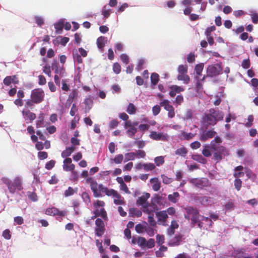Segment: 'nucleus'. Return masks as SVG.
<instances>
[{
  "mask_svg": "<svg viewBox=\"0 0 258 258\" xmlns=\"http://www.w3.org/2000/svg\"><path fill=\"white\" fill-rule=\"evenodd\" d=\"M137 132V128L136 127L133 126L132 127H129L127 129L126 131V134L129 137L132 138L134 137V136H135Z\"/></svg>",
  "mask_w": 258,
  "mask_h": 258,
  "instance_id": "obj_38",
  "label": "nucleus"
},
{
  "mask_svg": "<svg viewBox=\"0 0 258 258\" xmlns=\"http://www.w3.org/2000/svg\"><path fill=\"white\" fill-rule=\"evenodd\" d=\"M101 190L102 193L108 197H112L114 198V204L118 205H123L124 204V198L115 190L113 189H109L107 187H103L100 186Z\"/></svg>",
  "mask_w": 258,
  "mask_h": 258,
  "instance_id": "obj_2",
  "label": "nucleus"
},
{
  "mask_svg": "<svg viewBox=\"0 0 258 258\" xmlns=\"http://www.w3.org/2000/svg\"><path fill=\"white\" fill-rule=\"evenodd\" d=\"M43 72L48 76L51 77L50 67L49 65L46 64L43 67Z\"/></svg>",
  "mask_w": 258,
  "mask_h": 258,
  "instance_id": "obj_59",
  "label": "nucleus"
},
{
  "mask_svg": "<svg viewBox=\"0 0 258 258\" xmlns=\"http://www.w3.org/2000/svg\"><path fill=\"white\" fill-rule=\"evenodd\" d=\"M193 159L203 164H205L206 163V159L200 155H195Z\"/></svg>",
  "mask_w": 258,
  "mask_h": 258,
  "instance_id": "obj_54",
  "label": "nucleus"
},
{
  "mask_svg": "<svg viewBox=\"0 0 258 258\" xmlns=\"http://www.w3.org/2000/svg\"><path fill=\"white\" fill-rule=\"evenodd\" d=\"M73 57L75 61H77L78 63H81L83 62V59L81 58V56L78 53L77 50L75 52L73 51Z\"/></svg>",
  "mask_w": 258,
  "mask_h": 258,
  "instance_id": "obj_43",
  "label": "nucleus"
},
{
  "mask_svg": "<svg viewBox=\"0 0 258 258\" xmlns=\"http://www.w3.org/2000/svg\"><path fill=\"white\" fill-rule=\"evenodd\" d=\"M63 169L66 171H72L75 169V166L72 163V159L66 158L63 161Z\"/></svg>",
  "mask_w": 258,
  "mask_h": 258,
  "instance_id": "obj_11",
  "label": "nucleus"
},
{
  "mask_svg": "<svg viewBox=\"0 0 258 258\" xmlns=\"http://www.w3.org/2000/svg\"><path fill=\"white\" fill-rule=\"evenodd\" d=\"M217 133L213 130H208L203 132L200 138L201 141L205 142L208 139H211L215 137Z\"/></svg>",
  "mask_w": 258,
  "mask_h": 258,
  "instance_id": "obj_12",
  "label": "nucleus"
},
{
  "mask_svg": "<svg viewBox=\"0 0 258 258\" xmlns=\"http://www.w3.org/2000/svg\"><path fill=\"white\" fill-rule=\"evenodd\" d=\"M123 160V156L122 154H118L114 157V159H112L114 163L116 164L121 163Z\"/></svg>",
  "mask_w": 258,
  "mask_h": 258,
  "instance_id": "obj_45",
  "label": "nucleus"
},
{
  "mask_svg": "<svg viewBox=\"0 0 258 258\" xmlns=\"http://www.w3.org/2000/svg\"><path fill=\"white\" fill-rule=\"evenodd\" d=\"M2 180L7 185L9 191L11 194H14L16 190L20 191L23 189L22 180L19 177H16L13 182L6 177H3Z\"/></svg>",
  "mask_w": 258,
  "mask_h": 258,
  "instance_id": "obj_1",
  "label": "nucleus"
},
{
  "mask_svg": "<svg viewBox=\"0 0 258 258\" xmlns=\"http://www.w3.org/2000/svg\"><path fill=\"white\" fill-rule=\"evenodd\" d=\"M142 212L140 210L132 208L129 209V213L128 215L130 217H140L142 216Z\"/></svg>",
  "mask_w": 258,
  "mask_h": 258,
  "instance_id": "obj_23",
  "label": "nucleus"
},
{
  "mask_svg": "<svg viewBox=\"0 0 258 258\" xmlns=\"http://www.w3.org/2000/svg\"><path fill=\"white\" fill-rule=\"evenodd\" d=\"M186 215H185V218L187 220H191V223L195 224L198 222L199 219V212L198 210L192 207H188L186 209Z\"/></svg>",
  "mask_w": 258,
  "mask_h": 258,
  "instance_id": "obj_6",
  "label": "nucleus"
},
{
  "mask_svg": "<svg viewBox=\"0 0 258 258\" xmlns=\"http://www.w3.org/2000/svg\"><path fill=\"white\" fill-rule=\"evenodd\" d=\"M156 216L158 218L157 222L159 225H161L165 226L167 225L166 222L167 219L168 218V216L167 214L166 211L163 210L159 212H157L156 213Z\"/></svg>",
  "mask_w": 258,
  "mask_h": 258,
  "instance_id": "obj_8",
  "label": "nucleus"
},
{
  "mask_svg": "<svg viewBox=\"0 0 258 258\" xmlns=\"http://www.w3.org/2000/svg\"><path fill=\"white\" fill-rule=\"evenodd\" d=\"M87 182L90 183V186L91 190L93 192V196L95 198L102 197V190L100 189V186L103 187H106L102 184H98L96 181L94 180L92 177H89L86 179Z\"/></svg>",
  "mask_w": 258,
  "mask_h": 258,
  "instance_id": "obj_4",
  "label": "nucleus"
},
{
  "mask_svg": "<svg viewBox=\"0 0 258 258\" xmlns=\"http://www.w3.org/2000/svg\"><path fill=\"white\" fill-rule=\"evenodd\" d=\"M204 64L203 63H200L197 64L195 68V71L196 72L197 76L199 78L202 75V73L203 71Z\"/></svg>",
  "mask_w": 258,
  "mask_h": 258,
  "instance_id": "obj_26",
  "label": "nucleus"
},
{
  "mask_svg": "<svg viewBox=\"0 0 258 258\" xmlns=\"http://www.w3.org/2000/svg\"><path fill=\"white\" fill-rule=\"evenodd\" d=\"M126 111L130 114H135L136 112V108L133 103H130L127 106Z\"/></svg>",
  "mask_w": 258,
  "mask_h": 258,
  "instance_id": "obj_40",
  "label": "nucleus"
},
{
  "mask_svg": "<svg viewBox=\"0 0 258 258\" xmlns=\"http://www.w3.org/2000/svg\"><path fill=\"white\" fill-rule=\"evenodd\" d=\"M150 137L156 141L162 140L165 141L166 140V136L163 135L162 133H158L156 132L152 131L151 132Z\"/></svg>",
  "mask_w": 258,
  "mask_h": 258,
  "instance_id": "obj_16",
  "label": "nucleus"
},
{
  "mask_svg": "<svg viewBox=\"0 0 258 258\" xmlns=\"http://www.w3.org/2000/svg\"><path fill=\"white\" fill-rule=\"evenodd\" d=\"M161 178L162 179V181L165 184H169L172 181V179L167 177L165 175H162Z\"/></svg>",
  "mask_w": 258,
  "mask_h": 258,
  "instance_id": "obj_63",
  "label": "nucleus"
},
{
  "mask_svg": "<svg viewBox=\"0 0 258 258\" xmlns=\"http://www.w3.org/2000/svg\"><path fill=\"white\" fill-rule=\"evenodd\" d=\"M105 37L100 36L97 39V45L99 49H102L105 46Z\"/></svg>",
  "mask_w": 258,
  "mask_h": 258,
  "instance_id": "obj_37",
  "label": "nucleus"
},
{
  "mask_svg": "<svg viewBox=\"0 0 258 258\" xmlns=\"http://www.w3.org/2000/svg\"><path fill=\"white\" fill-rule=\"evenodd\" d=\"M203 121L208 125H215L217 121L211 113L205 114L203 117Z\"/></svg>",
  "mask_w": 258,
  "mask_h": 258,
  "instance_id": "obj_13",
  "label": "nucleus"
},
{
  "mask_svg": "<svg viewBox=\"0 0 258 258\" xmlns=\"http://www.w3.org/2000/svg\"><path fill=\"white\" fill-rule=\"evenodd\" d=\"M110 12L111 10L107 9L106 6L103 7L102 11V14L103 15L104 18H108L110 15Z\"/></svg>",
  "mask_w": 258,
  "mask_h": 258,
  "instance_id": "obj_48",
  "label": "nucleus"
},
{
  "mask_svg": "<svg viewBox=\"0 0 258 258\" xmlns=\"http://www.w3.org/2000/svg\"><path fill=\"white\" fill-rule=\"evenodd\" d=\"M137 243L139 245L141 246H145L146 243V239L142 237H139L138 238Z\"/></svg>",
  "mask_w": 258,
  "mask_h": 258,
  "instance_id": "obj_60",
  "label": "nucleus"
},
{
  "mask_svg": "<svg viewBox=\"0 0 258 258\" xmlns=\"http://www.w3.org/2000/svg\"><path fill=\"white\" fill-rule=\"evenodd\" d=\"M213 159L217 162L220 161L222 159V154H221L220 153L216 152L214 153Z\"/></svg>",
  "mask_w": 258,
  "mask_h": 258,
  "instance_id": "obj_62",
  "label": "nucleus"
},
{
  "mask_svg": "<svg viewBox=\"0 0 258 258\" xmlns=\"http://www.w3.org/2000/svg\"><path fill=\"white\" fill-rule=\"evenodd\" d=\"M35 104V101L31 98L30 99L26 100L25 102V109H27V108H33Z\"/></svg>",
  "mask_w": 258,
  "mask_h": 258,
  "instance_id": "obj_39",
  "label": "nucleus"
},
{
  "mask_svg": "<svg viewBox=\"0 0 258 258\" xmlns=\"http://www.w3.org/2000/svg\"><path fill=\"white\" fill-rule=\"evenodd\" d=\"M154 213H150V215H148V222L149 223L150 225L152 226H155L156 225V222L154 220Z\"/></svg>",
  "mask_w": 258,
  "mask_h": 258,
  "instance_id": "obj_47",
  "label": "nucleus"
},
{
  "mask_svg": "<svg viewBox=\"0 0 258 258\" xmlns=\"http://www.w3.org/2000/svg\"><path fill=\"white\" fill-rule=\"evenodd\" d=\"M55 164V161L53 160H51L48 162L46 163L45 167L47 170H50L54 166Z\"/></svg>",
  "mask_w": 258,
  "mask_h": 258,
  "instance_id": "obj_56",
  "label": "nucleus"
},
{
  "mask_svg": "<svg viewBox=\"0 0 258 258\" xmlns=\"http://www.w3.org/2000/svg\"><path fill=\"white\" fill-rule=\"evenodd\" d=\"M170 89L171 90L169 94L172 97H174L176 93H179L184 90V89L183 87L177 85L171 86L170 87Z\"/></svg>",
  "mask_w": 258,
  "mask_h": 258,
  "instance_id": "obj_19",
  "label": "nucleus"
},
{
  "mask_svg": "<svg viewBox=\"0 0 258 258\" xmlns=\"http://www.w3.org/2000/svg\"><path fill=\"white\" fill-rule=\"evenodd\" d=\"M222 70L221 62L209 65L207 68V77H216L222 74Z\"/></svg>",
  "mask_w": 258,
  "mask_h": 258,
  "instance_id": "obj_5",
  "label": "nucleus"
},
{
  "mask_svg": "<svg viewBox=\"0 0 258 258\" xmlns=\"http://www.w3.org/2000/svg\"><path fill=\"white\" fill-rule=\"evenodd\" d=\"M211 146L208 145H206L204 146V149L202 151V154L206 157H209L211 156V153L210 151V148Z\"/></svg>",
  "mask_w": 258,
  "mask_h": 258,
  "instance_id": "obj_35",
  "label": "nucleus"
},
{
  "mask_svg": "<svg viewBox=\"0 0 258 258\" xmlns=\"http://www.w3.org/2000/svg\"><path fill=\"white\" fill-rule=\"evenodd\" d=\"M51 68L52 70H54V73L56 74H59L61 75L63 69L62 68H59L58 63L56 59H53L51 63Z\"/></svg>",
  "mask_w": 258,
  "mask_h": 258,
  "instance_id": "obj_22",
  "label": "nucleus"
},
{
  "mask_svg": "<svg viewBox=\"0 0 258 258\" xmlns=\"http://www.w3.org/2000/svg\"><path fill=\"white\" fill-rule=\"evenodd\" d=\"M150 197V194L145 193V194L139 198L137 201V204L139 206H142L144 208H147L149 204L147 201Z\"/></svg>",
  "mask_w": 258,
  "mask_h": 258,
  "instance_id": "obj_10",
  "label": "nucleus"
},
{
  "mask_svg": "<svg viewBox=\"0 0 258 258\" xmlns=\"http://www.w3.org/2000/svg\"><path fill=\"white\" fill-rule=\"evenodd\" d=\"M177 78L178 80L183 81V83L186 84L189 83L190 80L189 77L186 74H180Z\"/></svg>",
  "mask_w": 258,
  "mask_h": 258,
  "instance_id": "obj_31",
  "label": "nucleus"
},
{
  "mask_svg": "<svg viewBox=\"0 0 258 258\" xmlns=\"http://www.w3.org/2000/svg\"><path fill=\"white\" fill-rule=\"evenodd\" d=\"M81 197L87 205H88L91 203L90 197L88 192L86 191L83 192L82 194Z\"/></svg>",
  "mask_w": 258,
  "mask_h": 258,
  "instance_id": "obj_33",
  "label": "nucleus"
},
{
  "mask_svg": "<svg viewBox=\"0 0 258 258\" xmlns=\"http://www.w3.org/2000/svg\"><path fill=\"white\" fill-rule=\"evenodd\" d=\"M178 224L175 220H173L171 222V225L167 229V235L171 237L175 233V230L178 228Z\"/></svg>",
  "mask_w": 258,
  "mask_h": 258,
  "instance_id": "obj_15",
  "label": "nucleus"
},
{
  "mask_svg": "<svg viewBox=\"0 0 258 258\" xmlns=\"http://www.w3.org/2000/svg\"><path fill=\"white\" fill-rule=\"evenodd\" d=\"M159 80V76L158 74L154 73L151 75V82L152 85L155 86Z\"/></svg>",
  "mask_w": 258,
  "mask_h": 258,
  "instance_id": "obj_32",
  "label": "nucleus"
},
{
  "mask_svg": "<svg viewBox=\"0 0 258 258\" xmlns=\"http://www.w3.org/2000/svg\"><path fill=\"white\" fill-rule=\"evenodd\" d=\"M72 154V152L71 151L70 149L68 147H67L64 150H63L61 154V156L62 158H68Z\"/></svg>",
  "mask_w": 258,
  "mask_h": 258,
  "instance_id": "obj_49",
  "label": "nucleus"
},
{
  "mask_svg": "<svg viewBox=\"0 0 258 258\" xmlns=\"http://www.w3.org/2000/svg\"><path fill=\"white\" fill-rule=\"evenodd\" d=\"M179 194L178 192H174L172 194L168 196V199L169 201L173 203H176L178 201Z\"/></svg>",
  "mask_w": 258,
  "mask_h": 258,
  "instance_id": "obj_27",
  "label": "nucleus"
},
{
  "mask_svg": "<svg viewBox=\"0 0 258 258\" xmlns=\"http://www.w3.org/2000/svg\"><path fill=\"white\" fill-rule=\"evenodd\" d=\"M113 71L116 74L120 73L121 71V67L118 62H115L113 64Z\"/></svg>",
  "mask_w": 258,
  "mask_h": 258,
  "instance_id": "obj_51",
  "label": "nucleus"
},
{
  "mask_svg": "<svg viewBox=\"0 0 258 258\" xmlns=\"http://www.w3.org/2000/svg\"><path fill=\"white\" fill-rule=\"evenodd\" d=\"M169 103V100H164L160 103V105L164 107V109L168 112V117L172 118L175 116L174 109L172 105H170Z\"/></svg>",
  "mask_w": 258,
  "mask_h": 258,
  "instance_id": "obj_9",
  "label": "nucleus"
},
{
  "mask_svg": "<svg viewBox=\"0 0 258 258\" xmlns=\"http://www.w3.org/2000/svg\"><path fill=\"white\" fill-rule=\"evenodd\" d=\"M212 150H214L215 151L217 152L220 153L221 154H228V151L226 150V149L223 146H215L211 148Z\"/></svg>",
  "mask_w": 258,
  "mask_h": 258,
  "instance_id": "obj_28",
  "label": "nucleus"
},
{
  "mask_svg": "<svg viewBox=\"0 0 258 258\" xmlns=\"http://www.w3.org/2000/svg\"><path fill=\"white\" fill-rule=\"evenodd\" d=\"M209 112L211 113L214 118L216 119V121L221 120L223 119V114L221 111L219 110H216L214 108H211L209 110Z\"/></svg>",
  "mask_w": 258,
  "mask_h": 258,
  "instance_id": "obj_20",
  "label": "nucleus"
},
{
  "mask_svg": "<svg viewBox=\"0 0 258 258\" xmlns=\"http://www.w3.org/2000/svg\"><path fill=\"white\" fill-rule=\"evenodd\" d=\"M178 72L179 74H186L187 72V66L186 65H179L178 67Z\"/></svg>",
  "mask_w": 258,
  "mask_h": 258,
  "instance_id": "obj_50",
  "label": "nucleus"
},
{
  "mask_svg": "<svg viewBox=\"0 0 258 258\" xmlns=\"http://www.w3.org/2000/svg\"><path fill=\"white\" fill-rule=\"evenodd\" d=\"M84 104L85 105V112H88L93 106V100L92 98L91 97L86 98L84 100Z\"/></svg>",
  "mask_w": 258,
  "mask_h": 258,
  "instance_id": "obj_21",
  "label": "nucleus"
},
{
  "mask_svg": "<svg viewBox=\"0 0 258 258\" xmlns=\"http://www.w3.org/2000/svg\"><path fill=\"white\" fill-rule=\"evenodd\" d=\"M56 32L57 33H60L63 28V23L62 22H58L54 25Z\"/></svg>",
  "mask_w": 258,
  "mask_h": 258,
  "instance_id": "obj_46",
  "label": "nucleus"
},
{
  "mask_svg": "<svg viewBox=\"0 0 258 258\" xmlns=\"http://www.w3.org/2000/svg\"><path fill=\"white\" fill-rule=\"evenodd\" d=\"M56 211H57V209L55 207L47 208L46 210L45 214L50 216H55L56 215Z\"/></svg>",
  "mask_w": 258,
  "mask_h": 258,
  "instance_id": "obj_44",
  "label": "nucleus"
},
{
  "mask_svg": "<svg viewBox=\"0 0 258 258\" xmlns=\"http://www.w3.org/2000/svg\"><path fill=\"white\" fill-rule=\"evenodd\" d=\"M156 168V165L152 163H145L144 170L146 171H152Z\"/></svg>",
  "mask_w": 258,
  "mask_h": 258,
  "instance_id": "obj_42",
  "label": "nucleus"
},
{
  "mask_svg": "<svg viewBox=\"0 0 258 258\" xmlns=\"http://www.w3.org/2000/svg\"><path fill=\"white\" fill-rule=\"evenodd\" d=\"M156 242L159 245H161L164 242V236L162 235L157 234L156 236Z\"/></svg>",
  "mask_w": 258,
  "mask_h": 258,
  "instance_id": "obj_64",
  "label": "nucleus"
},
{
  "mask_svg": "<svg viewBox=\"0 0 258 258\" xmlns=\"http://www.w3.org/2000/svg\"><path fill=\"white\" fill-rule=\"evenodd\" d=\"M221 142H222V140H221V138L217 136L215 138V139L213 140H212L211 141V144H210L211 148L216 146L215 145V143H221Z\"/></svg>",
  "mask_w": 258,
  "mask_h": 258,
  "instance_id": "obj_58",
  "label": "nucleus"
},
{
  "mask_svg": "<svg viewBox=\"0 0 258 258\" xmlns=\"http://www.w3.org/2000/svg\"><path fill=\"white\" fill-rule=\"evenodd\" d=\"M154 162L156 164V165L157 166H160L162 165L164 163V158L163 156H160L156 157L154 158Z\"/></svg>",
  "mask_w": 258,
  "mask_h": 258,
  "instance_id": "obj_41",
  "label": "nucleus"
},
{
  "mask_svg": "<svg viewBox=\"0 0 258 258\" xmlns=\"http://www.w3.org/2000/svg\"><path fill=\"white\" fill-rule=\"evenodd\" d=\"M120 58L122 62L127 64L129 62L128 56L126 54H121Z\"/></svg>",
  "mask_w": 258,
  "mask_h": 258,
  "instance_id": "obj_61",
  "label": "nucleus"
},
{
  "mask_svg": "<svg viewBox=\"0 0 258 258\" xmlns=\"http://www.w3.org/2000/svg\"><path fill=\"white\" fill-rule=\"evenodd\" d=\"M250 66V60L249 58L243 60L241 63L242 67L244 69H247L249 68Z\"/></svg>",
  "mask_w": 258,
  "mask_h": 258,
  "instance_id": "obj_52",
  "label": "nucleus"
},
{
  "mask_svg": "<svg viewBox=\"0 0 258 258\" xmlns=\"http://www.w3.org/2000/svg\"><path fill=\"white\" fill-rule=\"evenodd\" d=\"M136 157V153L134 152H130L125 154L124 162H127L130 160H134Z\"/></svg>",
  "mask_w": 258,
  "mask_h": 258,
  "instance_id": "obj_36",
  "label": "nucleus"
},
{
  "mask_svg": "<svg viewBox=\"0 0 258 258\" xmlns=\"http://www.w3.org/2000/svg\"><path fill=\"white\" fill-rule=\"evenodd\" d=\"M44 96L45 93L41 88H36L31 91L30 98L36 104L41 103L44 99Z\"/></svg>",
  "mask_w": 258,
  "mask_h": 258,
  "instance_id": "obj_7",
  "label": "nucleus"
},
{
  "mask_svg": "<svg viewBox=\"0 0 258 258\" xmlns=\"http://www.w3.org/2000/svg\"><path fill=\"white\" fill-rule=\"evenodd\" d=\"M22 113L25 120L29 119L32 121L34 120L36 117L34 113L31 112L28 109H23L22 111Z\"/></svg>",
  "mask_w": 258,
  "mask_h": 258,
  "instance_id": "obj_14",
  "label": "nucleus"
},
{
  "mask_svg": "<svg viewBox=\"0 0 258 258\" xmlns=\"http://www.w3.org/2000/svg\"><path fill=\"white\" fill-rule=\"evenodd\" d=\"M48 154L45 151H39L38 153V158L40 160H44L47 158Z\"/></svg>",
  "mask_w": 258,
  "mask_h": 258,
  "instance_id": "obj_53",
  "label": "nucleus"
},
{
  "mask_svg": "<svg viewBox=\"0 0 258 258\" xmlns=\"http://www.w3.org/2000/svg\"><path fill=\"white\" fill-rule=\"evenodd\" d=\"M195 136V134L191 133H186L184 131H181L180 133L178 135V137L181 140H187L189 141L192 139Z\"/></svg>",
  "mask_w": 258,
  "mask_h": 258,
  "instance_id": "obj_17",
  "label": "nucleus"
},
{
  "mask_svg": "<svg viewBox=\"0 0 258 258\" xmlns=\"http://www.w3.org/2000/svg\"><path fill=\"white\" fill-rule=\"evenodd\" d=\"M244 252L245 249L244 248H238L237 249L234 250L232 253V254L236 257H243Z\"/></svg>",
  "mask_w": 258,
  "mask_h": 258,
  "instance_id": "obj_30",
  "label": "nucleus"
},
{
  "mask_svg": "<svg viewBox=\"0 0 258 258\" xmlns=\"http://www.w3.org/2000/svg\"><path fill=\"white\" fill-rule=\"evenodd\" d=\"M234 182L235 188L238 191L240 190L241 187L242 181L240 179H235Z\"/></svg>",
  "mask_w": 258,
  "mask_h": 258,
  "instance_id": "obj_55",
  "label": "nucleus"
},
{
  "mask_svg": "<svg viewBox=\"0 0 258 258\" xmlns=\"http://www.w3.org/2000/svg\"><path fill=\"white\" fill-rule=\"evenodd\" d=\"M44 114L43 113H40L38 117V120L36 122V127L37 128H40L43 126L44 122Z\"/></svg>",
  "mask_w": 258,
  "mask_h": 258,
  "instance_id": "obj_25",
  "label": "nucleus"
},
{
  "mask_svg": "<svg viewBox=\"0 0 258 258\" xmlns=\"http://www.w3.org/2000/svg\"><path fill=\"white\" fill-rule=\"evenodd\" d=\"M187 151L185 147H182L177 149L175 153L176 155L181 156L182 157H185L187 154Z\"/></svg>",
  "mask_w": 258,
  "mask_h": 258,
  "instance_id": "obj_34",
  "label": "nucleus"
},
{
  "mask_svg": "<svg viewBox=\"0 0 258 258\" xmlns=\"http://www.w3.org/2000/svg\"><path fill=\"white\" fill-rule=\"evenodd\" d=\"M190 182L195 185L196 187L202 188L203 185V181L202 179L198 178H192L190 180Z\"/></svg>",
  "mask_w": 258,
  "mask_h": 258,
  "instance_id": "obj_29",
  "label": "nucleus"
},
{
  "mask_svg": "<svg viewBox=\"0 0 258 258\" xmlns=\"http://www.w3.org/2000/svg\"><path fill=\"white\" fill-rule=\"evenodd\" d=\"M104 206L105 203L103 201L97 200L93 203V206L95 209L94 212L95 216L92 217V219L99 216L101 217L105 220L107 218V213L103 208Z\"/></svg>",
  "mask_w": 258,
  "mask_h": 258,
  "instance_id": "obj_3",
  "label": "nucleus"
},
{
  "mask_svg": "<svg viewBox=\"0 0 258 258\" xmlns=\"http://www.w3.org/2000/svg\"><path fill=\"white\" fill-rule=\"evenodd\" d=\"M181 240L182 236L180 235H176L175 237L170 239L168 245L172 246L179 245L181 241Z\"/></svg>",
  "mask_w": 258,
  "mask_h": 258,
  "instance_id": "obj_18",
  "label": "nucleus"
},
{
  "mask_svg": "<svg viewBox=\"0 0 258 258\" xmlns=\"http://www.w3.org/2000/svg\"><path fill=\"white\" fill-rule=\"evenodd\" d=\"M105 231L104 227H97L95 229V234L98 236H101Z\"/></svg>",
  "mask_w": 258,
  "mask_h": 258,
  "instance_id": "obj_57",
  "label": "nucleus"
},
{
  "mask_svg": "<svg viewBox=\"0 0 258 258\" xmlns=\"http://www.w3.org/2000/svg\"><path fill=\"white\" fill-rule=\"evenodd\" d=\"M150 182L153 183L152 189L155 191H158L161 187V183L157 178H153L150 179Z\"/></svg>",
  "mask_w": 258,
  "mask_h": 258,
  "instance_id": "obj_24",
  "label": "nucleus"
}]
</instances>
